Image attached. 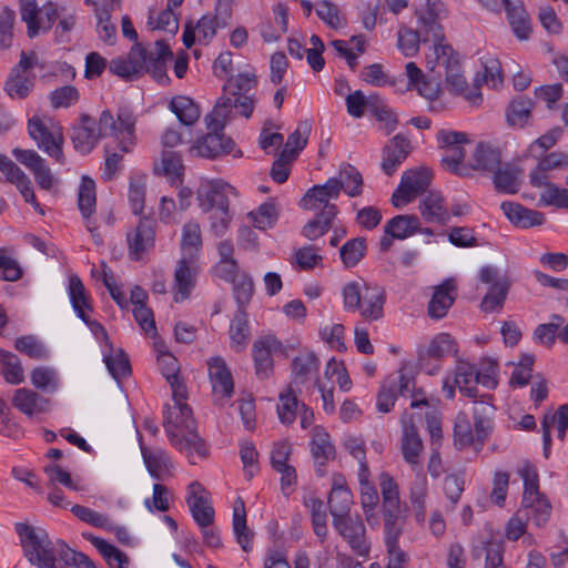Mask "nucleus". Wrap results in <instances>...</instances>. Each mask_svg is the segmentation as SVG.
I'll return each mask as SVG.
<instances>
[{
  "label": "nucleus",
  "mask_w": 568,
  "mask_h": 568,
  "mask_svg": "<svg viewBox=\"0 0 568 568\" xmlns=\"http://www.w3.org/2000/svg\"><path fill=\"white\" fill-rule=\"evenodd\" d=\"M16 531L19 535L24 556L30 564L39 568H57V556L60 546L51 541L48 532L41 528H34L28 524H16Z\"/></svg>",
  "instance_id": "7ed1b4c3"
},
{
  "label": "nucleus",
  "mask_w": 568,
  "mask_h": 568,
  "mask_svg": "<svg viewBox=\"0 0 568 568\" xmlns=\"http://www.w3.org/2000/svg\"><path fill=\"white\" fill-rule=\"evenodd\" d=\"M182 159L175 151H163L159 162L154 163L158 174L180 176L183 173Z\"/></svg>",
  "instance_id": "69168bd1"
},
{
  "label": "nucleus",
  "mask_w": 568,
  "mask_h": 568,
  "mask_svg": "<svg viewBox=\"0 0 568 568\" xmlns=\"http://www.w3.org/2000/svg\"><path fill=\"white\" fill-rule=\"evenodd\" d=\"M83 537L98 549L110 567L126 568L129 565L128 556L106 540L95 537L90 532H84Z\"/></svg>",
  "instance_id": "a18cd8bd"
},
{
  "label": "nucleus",
  "mask_w": 568,
  "mask_h": 568,
  "mask_svg": "<svg viewBox=\"0 0 568 568\" xmlns=\"http://www.w3.org/2000/svg\"><path fill=\"white\" fill-rule=\"evenodd\" d=\"M527 501H525V496H523V508L526 510V516H531L537 526L544 525L548 520L551 510L547 498L542 494L537 493L531 494Z\"/></svg>",
  "instance_id": "6e6d98bb"
},
{
  "label": "nucleus",
  "mask_w": 568,
  "mask_h": 568,
  "mask_svg": "<svg viewBox=\"0 0 568 568\" xmlns=\"http://www.w3.org/2000/svg\"><path fill=\"white\" fill-rule=\"evenodd\" d=\"M311 122L308 120L298 123L296 130L288 135L284 150L281 152L288 160H294L308 141L311 134Z\"/></svg>",
  "instance_id": "5fc2aeb1"
},
{
  "label": "nucleus",
  "mask_w": 568,
  "mask_h": 568,
  "mask_svg": "<svg viewBox=\"0 0 568 568\" xmlns=\"http://www.w3.org/2000/svg\"><path fill=\"white\" fill-rule=\"evenodd\" d=\"M458 353V344L456 339L448 333H439L435 335L429 344L418 351V361L424 367L427 359H440L445 356H456Z\"/></svg>",
  "instance_id": "b1692460"
},
{
  "label": "nucleus",
  "mask_w": 568,
  "mask_h": 568,
  "mask_svg": "<svg viewBox=\"0 0 568 568\" xmlns=\"http://www.w3.org/2000/svg\"><path fill=\"white\" fill-rule=\"evenodd\" d=\"M362 174L354 166L347 164L339 171V179L331 178L320 187L329 200H335L342 189L352 197L358 196L362 193Z\"/></svg>",
  "instance_id": "dca6fc26"
},
{
  "label": "nucleus",
  "mask_w": 568,
  "mask_h": 568,
  "mask_svg": "<svg viewBox=\"0 0 568 568\" xmlns=\"http://www.w3.org/2000/svg\"><path fill=\"white\" fill-rule=\"evenodd\" d=\"M186 504L193 519L201 527H209L214 520V509L210 503V493L199 481L187 486Z\"/></svg>",
  "instance_id": "ddd939ff"
},
{
  "label": "nucleus",
  "mask_w": 568,
  "mask_h": 568,
  "mask_svg": "<svg viewBox=\"0 0 568 568\" xmlns=\"http://www.w3.org/2000/svg\"><path fill=\"white\" fill-rule=\"evenodd\" d=\"M479 280L490 285L481 301L480 308L484 312L500 311L510 288L509 278L501 275L495 267L485 266L480 270Z\"/></svg>",
  "instance_id": "6e6552de"
},
{
  "label": "nucleus",
  "mask_w": 568,
  "mask_h": 568,
  "mask_svg": "<svg viewBox=\"0 0 568 568\" xmlns=\"http://www.w3.org/2000/svg\"><path fill=\"white\" fill-rule=\"evenodd\" d=\"M34 75L12 70L4 83V90L12 99H24L33 89Z\"/></svg>",
  "instance_id": "3c124183"
},
{
  "label": "nucleus",
  "mask_w": 568,
  "mask_h": 568,
  "mask_svg": "<svg viewBox=\"0 0 568 568\" xmlns=\"http://www.w3.org/2000/svg\"><path fill=\"white\" fill-rule=\"evenodd\" d=\"M95 183L89 176H82L81 184L78 193V205L79 210L85 220L88 231L92 234V237L97 244H101L102 240L98 233H95L97 225L91 220V215L95 211Z\"/></svg>",
  "instance_id": "aec40b11"
},
{
  "label": "nucleus",
  "mask_w": 568,
  "mask_h": 568,
  "mask_svg": "<svg viewBox=\"0 0 568 568\" xmlns=\"http://www.w3.org/2000/svg\"><path fill=\"white\" fill-rule=\"evenodd\" d=\"M277 413L283 424H292L296 417L298 407L297 396L293 386L290 385L285 393H281L278 397Z\"/></svg>",
  "instance_id": "0e129e2a"
},
{
  "label": "nucleus",
  "mask_w": 568,
  "mask_h": 568,
  "mask_svg": "<svg viewBox=\"0 0 568 568\" xmlns=\"http://www.w3.org/2000/svg\"><path fill=\"white\" fill-rule=\"evenodd\" d=\"M250 329L244 310H237L230 326L231 345L235 352H242L248 342Z\"/></svg>",
  "instance_id": "603ef678"
},
{
  "label": "nucleus",
  "mask_w": 568,
  "mask_h": 568,
  "mask_svg": "<svg viewBox=\"0 0 568 568\" xmlns=\"http://www.w3.org/2000/svg\"><path fill=\"white\" fill-rule=\"evenodd\" d=\"M419 211L427 222L446 224L449 220V213L444 206L443 197L437 192H429L420 202Z\"/></svg>",
  "instance_id": "79ce46f5"
},
{
  "label": "nucleus",
  "mask_w": 568,
  "mask_h": 568,
  "mask_svg": "<svg viewBox=\"0 0 568 568\" xmlns=\"http://www.w3.org/2000/svg\"><path fill=\"white\" fill-rule=\"evenodd\" d=\"M353 504V495L345 485L342 476H336L328 497L329 513L333 519L349 516L351 506Z\"/></svg>",
  "instance_id": "c85d7f7f"
},
{
  "label": "nucleus",
  "mask_w": 568,
  "mask_h": 568,
  "mask_svg": "<svg viewBox=\"0 0 568 568\" xmlns=\"http://www.w3.org/2000/svg\"><path fill=\"white\" fill-rule=\"evenodd\" d=\"M155 221L150 217H141L136 226L128 232V254L132 261H139L149 253L155 244Z\"/></svg>",
  "instance_id": "9b49d317"
},
{
  "label": "nucleus",
  "mask_w": 568,
  "mask_h": 568,
  "mask_svg": "<svg viewBox=\"0 0 568 568\" xmlns=\"http://www.w3.org/2000/svg\"><path fill=\"white\" fill-rule=\"evenodd\" d=\"M170 111L185 126H191L200 119L199 105L186 95H175L169 103Z\"/></svg>",
  "instance_id": "a19ab883"
},
{
  "label": "nucleus",
  "mask_w": 568,
  "mask_h": 568,
  "mask_svg": "<svg viewBox=\"0 0 568 568\" xmlns=\"http://www.w3.org/2000/svg\"><path fill=\"white\" fill-rule=\"evenodd\" d=\"M247 217L256 229L266 230L272 227L277 219L275 205L272 202H265L256 211L250 212Z\"/></svg>",
  "instance_id": "338daca9"
},
{
  "label": "nucleus",
  "mask_w": 568,
  "mask_h": 568,
  "mask_svg": "<svg viewBox=\"0 0 568 568\" xmlns=\"http://www.w3.org/2000/svg\"><path fill=\"white\" fill-rule=\"evenodd\" d=\"M202 247V232L197 221L190 220L182 227L181 248L183 256L196 261Z\"/></svg>",
  "instance_id": "37998d69"
},
{
  "label": "nucleus",
  "mask_w": 568,
  "mask_h": 568,
  "mask_svg": "<svg viewBox=\"0 0 568 568\" xmlns=\"http://www.w3.org/2000/svg\"><path fill=\"white\" fill-rule=\"evenodd\" d=\"M320 362L312 352L301 354L292 361L293 378L290 385L298 386L304 384L318 371Z\"/></svg>",
  "instance_id": "ea45409f"
},
{
  "label": "nucleus",
  "mask_w": 568,
  "mask_h": 568,
  "mask_svg": "<svg viewBox=\"0 0 568 568\" xmlns=\"http://www.w3.org/2000/svg\"><path fill=\"white\" fill-rule=\"evenodd\" d=\"M28 130L30 136L37 142L39 149L54 158L59 163H64L62 134L51 132L39 118H32L29 120Z\"/></svg>",
  "instance_id": "2eb2a0df"
},
{
  "label": "nucleus",
  "mask_w": 568,
  "mask_h": 568,
  "mask_svg": "<svg viewBox=\"0 0 568 568\" xmlns=\"http://www.w3.org/2000/svg\"><path fill=\"white\" fill-rule=\"evenodd\" d=\"M443 50L442 62L446 70V83L454 94L463 95L471 105H479L483 95L479 89V77L474 80V84L469 87L466 79L460 73L459 58L453 47H445Z\"/></svg>",
  "instance_id": "39448f33"
},
{
  "label": "nucleus",
  "mask_w": 568,
  "mask_h": 568,
  "mask_svg": "<svg viewBox=\"0 0 568 568\" xmlns=\"http://www.w3.org/2000/svg\"><path fill=\"white\" fill-rule=\"evenodd\" d=\"M81 123L72 126V143L77 151L88 154L91 152L100 140L97 133L94 120L83 113L80 116Z\"/></svg>",
  "instance_id": "a878e982"
},
{
  "label": "nucleus",
  "mask_w": 568,
  "mask_h": 568,
  "mask_svg": "<svg viewBox=\"0 0 568 568\" xmlns=\"http://www.w3.org/2000/svg\"><path fill=\"white\" fill-rule=\"evenodd\" d=\"M501 164L500 153L488 144L479 143L473 154L471 169L493 173Z\"/></svg>",
  "instance_id": "de8ad7c7"
},
{
  "label": "nucleus",
  "mask_w": 568,
  "mask_h": 568,
  "mask_svg": "<svg viewBox=\"0 0 568 568\" xmlns=\"http://www.w3.org/2000/svg\"><path fill=\"white\" fill-rule=\"evenodd\" d=\"M524 171L518 165L511 163H501L493 172L494 186L498 192L515 194L521 185Z\"/></svg>",
  "instance_id": "c756f323"
},
{
  "label": "nucleus",
  "mask_w": 568,
  "mask_h": 568,
  "mask_svg": "<svg viewBox=\"0 0 568 568\" xmlns=\"http://www.w3.org/2000/svg\"><path fill=\"white\" fill-rule=\"evenodd\" d=\"M403 439L402 452L404 459L412 466L419 464L418 457L423 450V442L413 425L412 418L404 415L402 417Z\"/></svg>",
  "instance_id": "f704fd0d"
},
{
  "label": "nucleus",
  "mask_w": 568,
  "mask_h": 568,
  "mask_svg": "<svg viewBox=\"0 0 568 568\" xmlns=\"http://www.w3.org/2000/svg\"><path fill=\"white\" fill-rule=\"evenodd\" d=\"M105 365L113 378L120 379L131 374V365L128 355L122 349L105 356Z\"/></svg>",
  "instance_id": "774afa93"
},
{
  "label": "nucleus",
  "mask_w": 568,
  "mask_h": 568,
  "mask_svg": "<svg viewBox=\"0 0 568 568\" xmlns=\"http://www.w3.org/2000/svg\"><path fill=\"white\" fill-rule=\"evenodd\" d=\"M163 426L171 444L180 452L187 453L191 464H196L195 456L206 457L205 443L196 433V422L189 406H168Z\"/></svg>",
  "instance_id": "f257e3e1"
},
{
  "label": "nucleus",
  "mask_w": 568,
  "mask_h": 568,
  "mask_svg": "<svg viewBox=\"0 0 568 568\" xmlns=\"http://www.w3.org/2000/svg\"><path fill=\"white\" fill-rule=\"evenodd\" d=\"M506 217L517 227L529 229L545 222V215L536 210L525 207L515 202H503L500 205Z\"/></svg>",
  "instance_id": "bb28decb"
},
{
  "label": "nucleus",
  "mask_w": 568,
  "mask_h": 568,
  "mask_svg": "<svg viewBox=\"0 0 568 568\" xmlns=\"http://www.w3.org/2000/svg\"><path fill=\"white\" fill-rule=\"evenodd\" d=\"M173 58V53L169 45L163 41H155L154 48L151 50L144 72H148L160 84H166L170 78L166 74L165 62Z\"/></svg>",
  "instance_id": "72a5a7b5"
},
{
  "label": "nucleus",
  "mask_w": 568,
  "mask_h": 568,
  "mask_svg": "<svg viewBox=\"0 0 568 568\" xmlns=\"http://www.w3.org/2000/svg\"><path fill=\"white\" fill-rule=\"evenodd\" d=\"M420 28L418 30L422 42H433L429 52L426 54V64L429 70H434L439 63L440 57H443V50L445 47H452L445 40L443 27L437 21L436 17H433V12L429 14H423L419 18Z\"/></svg>",
  "instance_id": "9d476101"
},
{
  "label": "nucleus",
  "mask_w": 568,
  "mask_h": 568,
  "mask_svg": "<svg viewBox=\"0 0 568 568\" xmlns=\"http://www.w3.org/2000/svg\"><path fill=\"white\" fill-rule=\"evenodd\" d=\"M534 170L529 173L530 184L534 187H541L549 182V172L561 170L568 166V154L560 151L550 152L541 155Z\"/></svg>",
  "instance_id": "6ab92c4d"
},
{
  "label": "nucleus",
  "mask_w": 568,
  "mask_h": 568,
  "mask_svg": "<svg viewBox=\"0 0 568 568\" xmlns=\"http://www.w3.org/2000/svg\"><path fill=\"white\" fill-rule=\"evenodd\" d=\"M479 372L465 361L457 359L454 375V384L468 397H476L479 384Z\"/></svg>",
  "instance_id": "c9c22d12"
},
{
  "label": "nucleus",
  "mask_w": 568,
  "mask_h": 568,
  "mask_svg": "<svg viewBox=\"0 0 568 568\" xmlns=\"http://www.w3.org/2000/svg\"><path fill=\"white\" fill-rule=\"evenodd\" d=\"M69 297L79 318H84V313H87V311H92L84 285L75 274H71L69 276Z\"/></svg>",
  "instance_id": "864d4df0"
},
{
  "label": "nucleus",
  "mask_w": 568,
  "mask_h": 568,
  "mask_svg": "<svg viewBox=\"0 0 568 568\" xmlns=\"http://www.w3.org/2000/svg\"><path fill=\"white\" fill-rule=\"evenodd\" d=\"M12 154L21 164L33 173L34 180L41 189L47 191L52 189L55 178L43 158L33 150H23L19 148L13 149Z\"/></svg>",
  "instance_id": "a211bd4d"
},
{
  "label": "nucleus",
  "mask_w": 568,
  "mask_h": 568,
  "mask_svg": "<svg viewBox=\"0 0 568 568\" xmlns=\"http://www.w3.org/2000/svg\"><path fill=\"white\" fill-rule=\"evenodd\" d=\"M317 17L331 29H342L346 27V18L341 12L339 7L329 1L321 0L315 6Z\"/></svg>",
  "instance_id": "4d7b16f0"
},
{
  "label": "nucleus",
  "mask_w": 568,
  "mask_h": 568,
  "mask_svg": "<svg viewBox=\"0 0 568 568\" xmlns=\"http://www.w3.org/2000/svg\"><path fill=\"white\" fill-rule=\"evenodd\" d=\"M336 214V205H326L322 207L321 212L304 225L302 234L311 241L323 236L331 229L332 221L335 219Z\"/></svg>",
  "instance_id": "58836bf2"
},
{
  "label": "nucleus",
  "mask_w": 568,
  "mask_h": 568,
  "mask_svg": "<svg viewBox=\"0 0 568 568\" xmlns=\"http://www.w3.org/2000/svg\"><path fill=\"white\" fill-rule=\"evenodd\" d=\"M1 374L9 384H20L23 382V368L17 355L0 349Z\"/></svg>",
  "instance_id": "bf43d9fd"
},
{
  "label": "nucleus",
  "mask_w": 568,
  "mask_h": 568,
  "mask_svg": "<svg viewBox=\"0 0 568 568\" xmlns=\"http://www.w3.org/2000/svg\"><path fill=\"white\" fill-rule=\"evenodd\" d=\"M381 491L383 497V517L385 542L394 547L403 532L405 514L400 506L398 485L388 475L381 476Z\"/></svg>",
  "instance_id": "20e7f679"
},
{
  "label": "nucleus",
  "mask_w": 568,
  "mask_h": 568,
  "mask_svg": "<svg viewBox=\"0 0 568 568\" xmlns=\"http://www.w3.org/2000/svg\"><path fill=\"white\" fill-rule=\"evenodd\" d=\"M504 546L499 541H487L473 550V556L479 558L485 554V568H505L503 565Z\"/></svg>",
  "instance_id": "e2e57ef3"
},
{
  "label": "nucleus",
  "mask_w": 568,
  "mask_h": 568,
  "mask_svg": "<svg viewBox=\"0 0 568 568\" xmlns=\"http://www.w3.org/2000/svg\"><path fill=\"white\" fill-rule=\"evenodd\" d=\"M409 150V141L400 134L395 135L383 149L382 170L392 175L407 158Z\"/></svg>",
  "instance_id": "393cba45"
},
{
  "label": "nucleus",
  "mask_w": 568,
  "mask_h": 568,
  "mask_svg": "<svg viewBox=\"0 0 568 568\" xmlns=\"http://www.w3.org/2000/svg\"><path fill=\"white\" fill-rule=\"evenodd\" d=\"M233 149V141L222 133V130H210V132L197 140L192 146V152L203 158H217L229 154Z\"/></svg>",
  "instance_id": "5701e85b"
},
{
  "label": "nucleus",
  "mask_w": 568,
  "mask_h": 568,
  "mask_svg": "<svg viewBox=\"0 0 568 568\" xmlns=\"http://www.w3.org/2000/svg\"><path fill=\"white\" fill-rule=\"evenodd\" d=\"M419 230L416 215H396L384 225V233L396 240H405Z\"/></svg>",
  "instance_id": "c03bdc74"
},
{
  "label": "nucleus",
  "mask_w": 568,
  "mask_h": 568,
  "mask_svg": "<svg viewBox=\"0 0 568 568\" xmlns=\"http://www.w3.org/2000/svg\"><path fill=\"white\" fill-rule=\"evenodd\" d=\"M427 493V478L424 474L417 473L409 488V499L419 523L425 520Z\"/></svg>",
  "instance_id": "8fccbe9b"
},
{
  "label": "nucleus",
  "mask_w": 568,
  "mask_h": 568,
  "mask_svg": "<svg viewBox=\"0 0 568 568\" xmlns=\"http://www.w3.org/2000/svg\"><path fill=\"white\" fill-rule=\"evenodd\" d=\"M282 343L274 336L266 335L254 341L252 355L255 374L260 379H266L273 373V354L282 351Z\"/></svg>",
  "instance_id": "4468645a"
},
{
  "label": "nucleus",
  "mask_w": 568,
  "mask_h": 568,
  "mask_svg": "<svg viewBox=\"0 0 568 568\" xmlns=\"http://www.w3.org/2000/svg\"><path fill=\"white\" fill-rule=\"evenodd\" d=\"M311 452L314 459L318 464L317 473L320 476L324 475V470L321 469L325 463L335 456V449L329 440L327 433L322 429L315 428L313 434V440L311 443Z\"/></svg>",
  "instance_id": "49530a36"
},
{
  "label": "nucleus",
  "mask_w": 568,
  "mask_h": 568,
  "mask_svg": "<svg viewBox=\"0 0 568 568\" xmlns=\"http://www.w3.org/2000/svg\"><path fill=\"white\" fill-rule=\"evenodd\" d=\"M207 364L214 394H220L224 398H230L233 394L234 384L224 359L221 357H213Z\"/></svg>",
  "instance_id": "473e14b6"
},
{
  "label": "nucleus",
  "mask_w": 568,
  "mask_h": 568,
  "mask_svg": "<svg viewBox=\"0 0 568 568\" xmlns=\"http://www.w3.org/2000/svg\"><path fill=\"white\" fill-rule=\"evenodd\" d=\"M194 263L195 261H191L186 256H182L178 262L174 271V301L176 303L183 302L191 295V291L194 287L195 282V271L193 268Z\"/></svg>",
  "instance_id": "7c9ffc66"
},
{
  "label": "nucleus",
  "mask_w": 568,
  "mask_h": 568,
  "mask_svg": "<svg viewBox=\"0 0 568 568\" xmlns=\"http://www.w3.org/2000/svg\"><path fill=\"white\" fill-rule=\"evenodd\" d=\"M333 527L359 556H365L369 551V545L366 540V528L359 516H345L333 519Z\"/></svg>",
  "instance_id": "f8f14e48"
},
{
  "label": "nucleus",
  "mask_w": 568,
  "mask_h": 568,
  "mask_svg": "<svg viewBox=\"0 0 568 568\" xmlns=\"http://www.w3.org/2000/svg\"><path fill=\"white\" fill-rule=\"evenodd\" d=\"M344 307L357 311L366 321H377L384 315L385 291L363 280L347 283L342 291Z\"/></svg>",
  "instance_id": "f03ea898"
},
{
  "label": "nucleus",
  "mask_w": 568,
  "mask_h": 568,
  "mask_svg": "<svg viewBox=\"0 0 568 568\" xmlns=\"http://www.w3.org/2000/svg\"><path fill=\"white\" fill-rule=\"evenodd\" d=\"M0 171L6 175L9 182L16 184L24 201L31 203L36 210L43 214V210L36 200L30 179L14 162L1 154Z\"/></svg>",
  "instance_id": "412c9836"
},
{
  "label": "nucleus",
  "mask_w": 568,
  "mask_h": 568,
  "mask_svg": "<svg viewBox=\"0 0 568 568\" xmlns=\"http://www.w3.org/2000/svg\"><path fill=\"white\" fill-rule=\"evenodd\" d=\"M142 456L153 478L164 480L171 477L173 465L164 450L142 448Z\"/></svg>",
  "instance_id": "4c0bfd02"
},
{
  "label": "nucleus",
  "mask_w": 568,
  "mask_h": 568,
  "mask_svg": "<svg viewBox=\"0 0 568 568\" xmlns=\"http://www.w3.org/2000/svg\"><path fill=\"white\" fill-rule=\"evenodd\" d=\"M438 148L444 151L442 163L446 170L460 174V166L466 155L465 145L470 144L464 132L439 130L436 134Z\"/></svg>",
  "instance_id": "423d86ee"
},
{
  "label": "nucleus",
  "mask_w": 568,
  "mask_h": 568,
  "mask_svg": "<svg viewBox=\"0 0 568 568\" xmlns=\"http://www.w3.org/2000/svg\"><path fill=\"white\" fill-rule=\"evenodd\" d=\"M456 300V284L454 280H445L440 285L434 287V292L428 302L427 314L433 320L445 317L448 310Z\"/></svg>",
  "instance_id": "4be33fe9"
},
{
  "label": "nucleus",
  "mask_w": 568,
  "mask_h": 568,
  "mask_svg": "<svg viewBox=\"0 0 568 568\" xmlns=\"http://www.w3.org/2000/svg\"><path fill=\"white\" fill-rule=\"evenodd\" d=\"M12 405L27 416L49 410L50 400L29 388H19L12 397Z\"/></svg>",
  "instance_id": "2f4dec72"
},
{
  "label": "nucleus",
  "mask_w": 568,
  "mask_h": 568,
  "mask_svg": "<svg viewBox=\"0 0 568 568\" xmlns=\"http://www.w3.org/2000/svg\"><path fill=\"white\" fill-rule=\"evenodd\" d=\"M233 0H217L215 13L203 16L194 26L199 32V42L209 44L215 37L217 29L225 28L231 19V4Z\"/></svg>",
  "instance_id": "f3484780"
},
{
  "label": "nucleus",
  "mask_w": 568,
  "mask_h": 568,
  "mask_svg": "<svg viewBox=\"0 0 568 568\" xmlns=\"http://www.w3.org/2000/svg\"><path fill=\"white\" fill-rule=\"evenodd\" d=\"M366 253V241L364 237L348 240L339 248V256L346 267L356 266Z\"/></svg>",
  "instance_id": "680f3d73"
},
{
  "label": "nucleus",
  "mask_w": 568,
  "mask_h": 568,
  "mask_svg": "<svg viewBox=\"0 0 568 568\" xmlns=\"http://www.w3.org/2000/svg\"><path fill=\"white\" fill-rule=\"evenodd\" d=\"M231 195L236 196L237 192L234 186L223 180L203 182L196 191V200L202 213L230 206Z\"/></svg>",
  "instance_id": "1a4fd4ad"
},
{
  "label": "nucleus",
  "mask_w": 568,
  "mask_h": 568,
  "mask_svg": "<svg viewBox=\"0 0 568 568\" xmlns=\"http://www.w3.org/2000/svg\"><path fill=\"white\" fill-rule=\"evenodd\" d=\"M361 488V505L364 510L368 524L376 523L375 508L378 504V494L376 489L367 481V474H359Z\"/></svg>",
  "instance_id": "052dcab7"
},
{
  "label": "nucleus",
  "mask_w": 568,
  "mask_h": 568,
  "mask_svg": "<svg viewBox=\"0 0 568 568\" xmlns=\"http://www.w3.org/2000/svg\"><path fill=\"white\" fill-rule=\"evenodd\" d=\"M135 121L130 113H119L114 121V136L122 152H130L134 145Z\"/></svg>",
  "instance_id": "09e8293b"
},
{
  "label": "nucleus",
  "mask_w": 568,
  "mask_h": 568,
  "mask_svg": "<svg viewBox=\"0 0 568 568\" xmlns=\"http://www.w3.org/2000/svg\"><path fill=\"white\" fill-rule=\"evenodd\" d=\"M532 106L534 102L527 97L520 95L511 100L506 112L508 123L524 126L530 118Z\"/></svg>",
  "instance_id": "13d9d810"
},
{
  "label": "nucleus",
  "mask_w": 568,
  "mask_h": 568,
  "mask_svg": "<svg viewBox=\"0 0 568 568\" xmlns=\"http://www.w3.org/2000/svg\"><path fill=\"white\" fill-rule=\"evenodd\" d=\"M236 104H234V92L230 91V94L222 95L217 99L212 113L205 116V123L209 130H223L227 121L233 116V111Z\"/></svg>",
  "instance_id": "e433bc0d"
},
{
  "label": "nucleus",
  "mask_w": 568,
  "mask_h": 568,
  "mask_svg": "<svg viewBox=\"0 0 568 568\" xmlns=\"http://www.w3.org/2000/svg\"><path fill=\"white\" fill-rule=\"evenodd\" d=\"M432 181V173L425 168L410 169L403 173L400 183L392 195V204L402 209L424 193Z\"/></svg>",
  "instance_id": "0eeeda50"
},
{
  "label": "nucleus",
  "mask_w": 568,
  "mask_h": 568,
  "mask_svg": "<svg viewBox=\"0 0 568 568\" xmlns=\"http://www.w3.org/2000/svg\"><path fill=\"white\" fill-rule=\"evenodd\" d=\"M507 20L519 40H527L531 33L530 18L521 0H501Z\"/></svg>",
  "instance_id": "cd10ccee"
}]
</instances>
